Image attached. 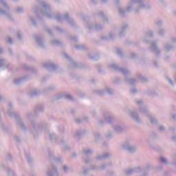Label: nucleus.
<instances>
[{"label":"nucleus","instance_id":"20e7f679","mask_svg":"<svg viewBox=\"0 0 176 176\" xmlns=\"http://www.w3.org/2000/svg\"><path fill=\"white\" fill-rule=\"evenodd\" d=\"M8 115L10 118L15 119L17 127H19L22 131H26L28 130L25 124H24V121H23L21 118H20V114L12 109V103L8 104Z\"/></svg>","mask_w":176,"mask_h":176},{"label":"nucleus","instance_id":"f8f14e48","mask_svg":"<svg viewBox=\"0 0 176 176\" xmlns=\"http://www.w3.org/2000/svg\"><path fill=\"white\" fill-rule=\"evenodd\" d=\"M142 169L140 167L134 168H128L124 170L126 175H133V174H135V173H141Z\"/></svg>","mask_w":176,"mask_h":176},{"label":"nucleus","instance_id":"774afa93","mask_svg":"<svg viewBox=\"0 0 176 176\" xmlns=\"http://www.w3.org/2000/svg\"><path fill=\"white\" fill-rule=\"evenodd\" d=\"M116 52H117V54H118L119 56H122V50H120V49H117V50H116Z\"/></svg>","mask_w":176,"mask_h":176},{"label":"nucleus","instance_id":"13d9d810","mask_svg":"<svg viewBox=\"0 0 176 176\" xmlns=\"http://www.w3.org/2000/svg\"><path fill=\"white\" fill-rule=\"evenodd\" d=\"M172 158L173 160V162H172L174 166H176V154H173L172 155Z\"/></svg>","mask_w":176,"mask_h":176},{"label":"nucleus","instance_id":"f704fd0d","mask_svg":"<svg viewBox=\"0 0 176 176\" xmlns=\"http://www.w3.org/2000/svg\"><path fill=\"white\" fill-rule=\"evenodd\" d=\"M22 67L26 70V71H32L33 72H36V69H35L34 68H32V67H30L28 66H27V65L24 64L22 65Z\"/></svg>","mask_w":176,"mask_h":176},{"label":"nucleus","instance_id":"c756f323","mask_svg":"<svg viewBox=\"0 0 176 176\" xmlns=\"http://www.w3.org/2000/svg\"><path fill=\"white\" fill-rule=\"evenodd\" d=\"M60 144L64 151H69V149H71L69 146H67V144H65V142L64 140H60Z\"/></svg>","mask_w":176,"mask_h":176},{"label":"nucleus","instance_id":"2eb2a0df","mask_svg":"<svg viewBox=\"0 0 176 176\" xmlns=\"http://www.w3.org/2000/svg\"><path fill=\"white\" fill-rule=\"evenodd\" d=\"M104 120L108 123H112L113 120H115V118H113V116L109 112H106L104 113Z\"/></svg>","mask_w":176,"mask_h":176},{"label":"nucleus","instance_id":"603ef678","mask_svg":"<svg viewBox=\"0 0 176 176\" xmlns=\"http://www.w3.org/2000/svg\"><path fill=\"white\" fill-rule=\"evenodd\" d=\"M6 43H10V45H12L13 44V39H12V38L8 36L6 38Z\"/></svg>","mask_w":176,"mask_h":176},{"label":"nucleus","instance_id":"79ce46f5","mask_svg":"<svg viewBox=\"0 0 176 176\" xmlns=\"http://www.w3.org/2000/svg\"><path fill=\"white\" fill-rule=\"evenodd\" d=\"M157 33L160 36H163V35L166 33V30L160 29Z\"/></svg>","mask_w":176,"mask_h":176},{"label":"nucleus","instance_id":"bb28decb","mask_svg":"<svg viewBox=\"0 0 176 176\" xmlns=\"http://www.w3.org/2000/svg\"><path fill=\"white\" fill-rule=\"evenodd\" d=\"M82 153H83V155H85L86 156H89V155L93 154V150H91L90 148H83Z\"/></svg>","mask_w":176,"mask_h":176},{"label":"nucleus","instance_id":"473e14b6","mask_svg":"<svg viewBox=\"0 0 176 176\" xmlns=\"http://www.w3.org/2000/svg\"><path fill=\"white\" fill-rule=\"evenodd\" d=\"M51 45H52V46H61L63 43L58 40H52L51 41Z\"/></svg>","mask_w":176,"mask_h":176},{"label":"nucleus","instance_id":"4d7b16f0","mask_svg":"<svg viewBox=\"0 0 176 176\" xmlns=\"http://www.w3.org/2000/svg\"><path fill=\"white\" fill-rule=\"evenodd\" d=\"M24 12V10L21 7H17L16 8V12L17 13H23Z\"/></svg>","mask_w":176,"mask_h":176},{"label":"nucleus","instance_id":"9d476101","mask_svg":"<svg viewBox=\"0 0 176 176\" xmlns=\"http://www.w3.org/2000/svg\"><path fill=\"white\" fill-rule=\"evenodd\" d=\"M94 93L97 96H104L105 93H108V94H113V89H111L110 87H106L105 90L104 89H99L94 91Z\"/></svg>","mask_w":176,"mask_h":176},{"label":"nucleus","instance_id":"7c9ffc66","mask_svg":"<svg viewBox=\"0 0 176 176\" xmlns=\"http://www.w3.org/2000/svg\"><path fill=\"white\" fill-rule=\"evenodd\" d=\"M113 129L114 131H116V133H122V131L123 130V129L122 128V126H120L118 124H115L113 126Z\"/></svg>","mask_w":176,"mask_h":176},{"label":"nucleus","instance_id":"de8ad7c7","mask_svg":"<svg viewBox=\"0 0 176 176\" xmlns=\"http://www.w3.org/2000/svg\"><path fill=\"white\" fill-rule=\"evenodd\" d=\"M155 24L156 25H158V27H162V25H163V21L160 19H157L155 21Z\"/></svg>","mask_w":176,"mask_h":176},{"label":"nucleus","instance_id":"49530a36","mask_svg":"<svg viewBox=\"0 0 176 176\" xmlns=\"http://www.w3.org/2000/svg\"><path fill=\"white\" fill-rule=\"evenodd\" d=\"M107 166H108V164H102L99 166H98V170H100L101 171L105 170V167H107Z\"/></svg>","mask_w":176,"mask_h":176},{"label":"nucleus","instance_id":"c03bdc74","mask_svg":"<svg viewBox=\"0 0 176 176\" xmlns=\"http://www.w3.org/2000/svg\"><path fill=\"white\" fill-rule=\"evenodd\" d=\"M51 90H54V86L51 85L48 87L44 90V93H47V91H50Z\"/></svg>","mask_w":176,"mask_h":176},{"label":"nucleus","instance_id":"4c0bfd02","mask_svg":"<svg viewBox=\"0 0 176 176\" xmlns=\"http://www.w3.org/2000/svg\"><path fill=\"white\" fill-rule=\"evenodd\" d=\"M0 3L4 6L7 9V10H10V8L8 6V3H6L5 0H0Z\"/></svg>","mask_w":176,"mask_h":176},{"label":"nucleus","instance_id":"338daca9","mask_svg":"<svg viewBox=\"0 0 176 176\" xmlns=\"http://www.w3.org/2000/svg\"><path fill=\"white\" fill-rule=\"evenodd\" d=\"M84 162H85V163L88 164V163H91L92 160L90 158H87V159L84 160Z\"/></svg>","mask_w":176,"mask_h":176},{"label":"nucleus","instance_id":"5fc2aeb1","mask_svg":"<svg viewBox=\"0 0 176 176\" xmlns=\"http://www.w3.org/2000/svg\"><path fill=\"white\" fill-rule=\"evenodd\" d=\"M48 135L50 137V140H56V134H54V133H50Z\"/></svg>","mask_w":176,"mask_h":176},{"label":"nucleus","instance_id":"412c9836","mask_svg":"<svg viewBox=\"0 0 176 176\" xmlns=\"http://www.w3.org/2000/svg\"><path fill=\"white\" fill-rule=\"evenodd\" d=\"M129 28V25L127 23H122L121 26V31L119 33L120 36H123V34H124V31Z\"/></svg>","mask_w":176,"mask_h":176},{"label":"nucleus","instance_id":"0e129e2a","mask_svg":"<svg viewBox=\"0 0 176 176\" xmlns=\"http://www.w3.org/2000/svg\"><path fill=\"white\" fill-rule=\"evenodd\" d=\"M120 82V78H116L114 80H113V83H116L117 85L119 84Z\"/></svg>","mask_w":176,"mask_h":176},{"label":"nucleus","instance_id":"8fccbe9b","mask_svg":"<svg viewBox=\"0 0 176 176\" xmlns=\"http://www.w3.org/2000/svg\"><path fill=\"white\" fill-rule=\"evenodd\" d=\"M89 58H90V60H97L100 58V56L89 55Z\"/></svg>","mask_w":176,"mask_h":176},{"label":"nucleus","instance_id":"0eeeda50","mask_svg":"<svg viewBox=\"0 0 176 176\" xmlns=\"http://www.w3.org/2000/svg\"><path fill=\"white\" fill-rule=\"evenodd\" d=\"M139 111L141 112V113H143V115L149 118L151 123L153 124H157V120H156L155 117H152V116H151L149 111L145 107H140Z\"/></svg>","mask_w":176,"mask_h":176},{"label":"nucleus","instance_id":"f03ea898","mask_svg":"<svg viewBox=\"0 0 176 176\" xmlns=\"http://www.w3.org/2000/svg\"><path fill=\"white\" fill-rule=\"evenodd\" d=\"M108 68L110 69V71H116L117 72H121V74H123L124 76V80L128 85H132V86H134L137 82H138V80H135L134 78H129V76H130V71L127 69L119 67V66L116 63H111L108 65Z\"/></svg>","mask_w":176,"mask_h":176},{"label":"nucleus","instance_id":"ddd939ff","mask_svg":"<svg viewBox=\"0 0 176 176\" xmlns=\"http://www.w3.org/2000/svg\"><path fill=\"white\" fill-rule=\"evenodd\" d=\"M129 116L135 120L136 123H141L142 120L141 118H140V116H138V113L136 111H130L129 113Z\"/></svg>","mask_w":176,"mask_h":176},{"label":"nucleus","instance_id":"69168bd1","mask_svg":"<svg viewBox=\"0 0 176 176\" xmlns=\"http://www.w3.org/2000/svg\"><path fill=\"white\" fill-rule=\"evenodd\" d=\"M17 38L19 41H21V33L20 32H16Z\"/></svg>","mask_w":176,"mask_h":176},{"label":"nucleus","instance_id":"4be33fe9","mask_svg":"<svg viewBox=\"0 0 176 176\" xmlns=\"http://www.w3.org/2000/svg\"><path fill=\"white\" fill-rule=\"evenodd\" d=\"M98 17H100V19H102V21H104V23H107L108 21V17H107V16H105V14H104V12L100 11L98 13Z\"/></svg>","mask_w":176,"mask_h":176},{"label":"nucleus","instance_id":"a19ab883","mask_svg":"<svg viewBox=\"0 0 176 176\" xmlns=\"http://www.w3.org/2000/svg\"><path fill=\"white\" fill-rule=\"evenodd\" d=\"M7 173L8 174V176H14V172L10 168H7Z\"/></svg>","mask_w":176,"mask_h":176},{"label":"nucleus","instance_id":"1a4fd4ad","mask_svg":"<svg viewBox=\"0 0 176 176\" xmlns=\"http://www.w3.org/2000/svg\"><path fill=\"white\" fill-rule=\"evenodd\" d=\"M122 148L124 151H127L129 153H134L137 152V148H135L133 145H131L129 142H125L122 145Z\"/></svg>","mask_w":176,"mask_h":176},{"label":"nucleus","instance_id":"9b49d317","mask_svg":"<svg viewBox=\"0 0 176 176\" xmlns=\"http://www.w3.org/2000/svg\"><path fill=\"white\" fill-rule=\"evenodd\" d=\"M47 176H58V170H57V168L54 165H52L50 168L47 170Z\"/></svg>","mask_w":176,"mask_h":176},{"label":"nucleus","instance_id":"c85d7f7f","mask_svg":"<svg viewBox=\"0 0 176 176\" xmlns=\"http://www.w3.org/2000/svg\"><path fill=\"white\" fill-rule=\"evenodd\" d=\"M43 109H44L43 105L38 104L35 107L34 112L35 113H38V112H43Z\"/></svg>","mask_w":176,"mask_h":176},{"label":"nucleus","instance_id":"6ab92c4d","mask_svg":"<svg viewBox=\"0 0 176 176\" xmlns=\"http://www.w3.org/2000/svg\"><path fill=\"white\" fill-rule=\"evenodd\" d=\"M111 154L108 153H104L102 155H98L96 157L97 160H104V159H108V157H110Z\"/></svg>","mask_w":176,"mask_h":176},{"label":"nucleus","instance_id":"09e8293b","mask_svg":"<svg viewBox=\"0 0 176 176\" xmlns=\"http://www.w3.org/2000/svg\"><path fill=\"white\" fill-rule=\"evenodd\" d=\"M62 170L63 173H68V170H69L68 166L65 164L62 166Z\"/></svg>","mask_w":176,"mask_h":176},{"label":"nucleus","instance_id":"5701e85b","mask_svg":"<svg viewBox=\"0 0 176 176\" xmlns=\"http://www.w3.org/2000/svg\"><path fill=\"white\" fill-rule=\"evenodd\" d=\"M40 93H41L40 91L34 89L28 92V96L29 97H35L36 96H38V94H40Z\"/></svg>","mask_w":176,"mask_h":176},{"label":"nucleus","instance_id":"bf43d9fd","mask_svg":"<svg viewBox=\"0 0 176 176\" xmlns=\"http://www.w3.org/2000/svg\"><path fill=\"white\" fill-rule=\"evenodd\" d=\"M166 80H168V82L170 83V85H173V80L168 77V76H165Z\"/></svg>","mask_w":176,"mask_h":176},{"label":"nucleus","instance_id":"052dcab7","mask_svg":"<svg viewBox=\"0 0 176 176\" xmlns=\"http://www.w3.org/2000/svg\"><path fill=\"white\" fill-rule=\"evenodd\" d=\"M89 168V170H98V167H97V166H96V165H91Z\"/></svg>","mask_w":176,"mask_h":176},{"label":"nucleus","instance_id":"393cba45","mask_svg":"<svg viewBox=\"0 0 176 176\" xmlns=\"http://www.w3.org/2000/svg\"><path fill=\"white\" fill-rule=\"evenodd\" d=\"M0 14H3L4 16H6V17H7L8 20H12V16L10 15V14H9L8 12L1 8H0Z\"/></svg>","mask_w":176,"mask_h":176},{"label":"nucleus","instance_id":"3c124183","mask_svg":"<svg viewBox=\"0 0 176 176\" xmlns=\"http://www.w3.org/2000/svg\"><path fill=\"white\" fill-rule=\"evenodd\" d=\"M34 115L32 114V113H28L26 114V118H28V120H31L33 118Z\"/></svg>","mask_w":176,"mask_h":176},{"label":"nucleus","instance_id":"7ed1b4c3","mask_svg":"<svg viewBox=\"0 0 176 176\" xmlns=\"http://www.w3.org/2000/svg\"><path fill=\"white\" fill-rule=\"evenodd\" d=\"M142 9H151V4L145 2L144 0H132L126 8L127 12L134 10L135 13H139L140 10H142Z\"/></svg>","mask_w":176,"mask_h":176},{"label":"nucleus","instance_id":"a211bd4d","mask_svg":"<svg viewBox=\"0 0 176 176\" xmlns=\"http://www.w3.org/2000/svg\"><path fill=\"white\" fill-rule=\"evenodd\" d=\"M148 38H153V32L152 30H149L145 34L144 43H149Z\"/></svg>","mask_w":176,"mask_h":176},{"label":"nucleus","instance_id":"dca6fc26","mask_svg":"<svg viewBox=\"0 0 176 176\" xmlns=\"http://www.w3.org/2000/svg\"><path fill=\"white\" fill-rule=\"evenodd\" d=\"M64 56H65V58H67V60H68L69 61V63L73 68H78V63H76L75 61H74L72 60V58H71V56H69L67 54H64Z\"/></svg>","mask_w":176,"mask_h":176},{"label":"nucleus","instance_id":"cd10ccee","mask_svg":"<svg viewBox=\"0 0 176 176\" xmlns=\"http://www.w3.org/2000/svg\"><path fill=\"white\" fill-rule=\"evenodd\" d=\"M164 49L165 52H168L170 50H172V49H174V46L171 45L170 43H166L164 45Z\"/></svg>","mask_w":176,"mask_h":176},{"label":"nucleus","instance_id":"4468645a","mask_svg":"<svg viewBox=\"0 0 176 176\" xmlns=\"http://www.w3.org/2000/svg\"><path fill=\"white\" fill-rule=\"evenodd\" d=\"M44 68H46L48 71H54L57 69V65L52 62H47L43 64Z\"/></svg>","mask_w":176,"mask_h":176},{"label":"nucleus","instance_id":"6e6552de","mask_svg":"<svg viewBox=\"0 0 176 176\" xmlns=\"http://www.w3.org/2000/svg\"><path fill=\"white\" fill-rule=\"evenodd\" d=\"M150 50L152 53L155 54L157 57L160 56V53H162V51L159 49V47H157V43L156 41H153L151 43Z\"/></svg>","mask_w":176,"mask_h":176},{"label":"nucleus","instance_id":"c9c22d12","mask_svg":"<svg viewBox=\"0 0 176 176\" xmlns=\"http://www.w3.org/2000/svg\"><path fill=\"white\" fill-rule=\"evenodd\" d=\"M8 67V65H6V60H5V59L0 60V68H2V67L6 68Z\"/></svg>","mask_w":176,"mask_h":176},{"label":"nucleus","instance_id":"aec40b11","mask_svg":"<svg viewBox=\"0 0 176 176\" xmlns=\"http://www.w3.org/2000/svg\"><path fill=\"white\" fill-rule=\"evenodd\" d=\"M28 78V77L27 76H23L22 78H15L14 79V85H16V86H19L20 83H22V82H24V80H27Z\"/></svg>","mask_w":176,"mask_h":176},{"label":"nucleus","instance_id":"680f3d73","mask_svg":"<svg viewBox=\"0 0 176 176\" xmlns=\"http://www.w3.org/2000/svg\"><path fill=\"white\" fill-rule=\"evenodd\" d=\"M106 138H110V137H112V133L111 131L107 132L105 133Z\"/></svg>","mask_w":176,"mask_h":176},{"label":"nucleus","instance_id":"a878e982","mask_svg":"<svg viewBox=\"0 0 176 176\" xmlns=\"http://www.w3.org/2000/svg\"><path fill=\"white\" fill-rule=\"evenodd\" d=\"M87 131L86 130H80V131H77L75 134H74V137H82V135H84V134H86Z\"/></svg>","mask_w":176,"mask_h":176},{"label":"nucleus","instance_id":"37998d69","mask_svg":"<svg viewBox=\"0 0 176 176\" xmlns=\"http://www.w3.org/2000/svg\"><path fill=\"white\" fill-rule=\"evenodd\" d=\"M63 97H65V98H66L67 100H69L70 101H73L74 100V97L69 94H65L63 96Z\"/></svg>","mask_w":176,"mask_h":176},{"label":"nucleus","instance_id":"f3484780","mask_svg":"<svg viewBox=\"0 0 176 176\" xmlns=\"http://www.w3.org/2000/svg\"><path fill=\"white\" fill-rule=\"evenodd\" d=\"M115 4L117 6L118 10V13L120 16H123L124 14H126V10L122 8L120 6H118L119 5V0H116L115 1Z\"/></svg>","mask_w":176,"mask_h":176},{"label":"nucleus","instance_id":"58836bf2","mask_svg":"<svg viewBox=\"0 0 176 176\" xmlns=\"http://www.w3.org/2000/svg\"><path fill=\"white\" fill-rule=\"evenodd\" d=\"M160 160L161 163H163V164H168V161H167V159H166L164 157H160Z\"/></svg>","mask_w":176,"mask_h":176},{"label":"nucleus","instance_id":"6e6d98bb","mask_svg":"<svg viewBox=\"0 0 176 176\" xmlns=\"http://www.w3.org/2000/svg\"><path fill=\"white\" fill-rule=\"evenodd\" d=\"M30 20L32 22V25H34V27H36V23H35V20L32 16L30 17Z\"/></svg>","mask_w":176,"mask_h":176},{"label":"nucleus","instance_id":"e433bc0d","mask_svg":"<svg viewBox=\"0 0 176 176\" xmlns=\"http://www.w3.org/2000/svg\"><path fill=\"white\" fill-rule=\"evenodd\" d=\"M89 171H90L89 168H86L85 167H82L80 174H83V175H86V174H87L89 173Z\"/></svg>","mask_w":176,"mask_h":176},{"label":"nucleus","instance_id":"2f4dec72","mask_svg":"<svg viewBox=\"0 0 176 176\" xmlns=\"http://www.w3.org/2000/svg\"><path fill=\"white\" fill-rule=\"evenodd\" d=\"M138 78L139 80H141L142 83H146V82H148V78L141 74L138 75Z\"/></svg>","mask_w":176,"mask_h":176},{"label":"nucleus","instance_id":"f257e3e1","mask_svg":"<svg viewBox=\"0 0 176 176\" xmlns=\"http://www.w3.org/2000/svg\"><path fill=\"white\" fill-rule=\"evenodd\" d=\"M37 3L38 8H40L39 12H41L42 14H45L48 19H53V17H54L57 21H61L63 19H65L70 25H72V27H76L75 21H74L72 18H69V14H68V13L65 14L64 16H61L58 13L52 14L50 11V6L47 3L42 0H38Z\"/></svg>","mask_w":176,"mask_h":176},{"label":"nucleus","instance_id":"ea45409f","mask_svg":"<svg viewBox=\"0 0 176 176\" xmlns=\"http://www.w3.org/2000/svg\"><path fill=\"white\" fill-rule=\"evenodd\" d=\"M25 157H26L28 163H30V164H31V163H32V157H31V155L30 154H26Z\"/></svg>","mask_w":176,"mask_h":176},{"label":"nucleus","instance_id":"a18cd8bd","mask_svg":"<svg viewBox=\"0 0 176 176\" xmlns=\"http://www.w3.org/2000/svg\"><path fill=\"white\" fill-rule=\"evenodd\" d=\"M159 131H161L162 133H164L166 131V127L163 125H160L158 126Z\"/></svg>","mask_w":176,"mask_h":176},{"label":"nucleus","instance_id":"72a5a7b5","mask_svg":"<svg viewBox=\"0 0 176 176\" xmlns=\"http://www.w3.org/2000/svg\"><path fill=\"white\" fill-rule=\"evenodd\" d=\"M76 50H85L86 45L82 44H78L75 45Z\"/></svg>","mask_w":176,"mask_h":176},{"label":"nucleus","instance_id":"864d4df0","mask_svg":"<svg viewBox=\"0 0 176 176\" xmlns=\"http://www.w3.org/2000/svg\"><path fill=\"white\" fill-rule=\"evenodd\" d=\"M136 104L138 105V107H141L144 104V101L142 100H136Z\"/></svg>","mask_w":176,"mask_h":176},{"label":"nucleus","instance_id":"e2e57ef3","mask_svg":"<svg viewBox=\"0 0 176 176\" xmlns=\"http://www.w3.org/2000/svg\"><path fill=\"white\" fill-rule=\"evenodd\" d=\"M58 130L59 131V133H64V126H58Z\"/></svg>","mask_w":176,"mask_h":176},{"label":"nucleus","instance_id":"b1692460","mask_svg":"<svg viewBox=\"0 0 176 176\" xmlns=\"http://www.w3.org/2000/svg\"><path fill=\"white\" fill-rule=\"evenodd\" d=\"M35 40L37 42V44L40 47H45V43H43V40H42V38L41 37H36Z\"/></svg>","mask_w":176,"mask_h":176},{"label":"nucleus","instance_id":"423d86ee","mask_svg":"<svg viewBox=\"0 0 176 176\" xmlns=\"http://www.w3.org/2000/svg\"><path fill=\"white\" fill-rule=\"evenodd\" d=\"M82 20L85 21V25L89 31H94L96 30V31H100V30H102V26L100 24H96L95 25H93V23H89L87 22L89 20V18L86 16H82Z\"/></svg>","mask_w":176,"mask_h":176},{"label":"nucleus","instance_id":"39448f33","mask_svg":"<svg viewBox=\"0 0 176 176\" xmlns=\"http://www.w3.org/2000/svg\"><path fill=\"white\" fill-rule=\"evenodd\" d=\"M30 126L32 129V133L34 135V138L39 131H44V133H49V128H47V123L46 122L36 124L34 121H30Z\"/></svg>","mask_w":176,"mask_h":176}]
</instances>
